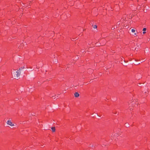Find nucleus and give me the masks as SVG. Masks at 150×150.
Returning a JSON list of instances; mask_svg holds the SVG:
<instances>
[{"instance_id": "2eb2a0df", "label": "nucleus", "mask_w": 150, "mask_h": 150, "mask_svg": "<svg viewBox=\"0 0 150 150\" xmlns=\"http://www.w3.org/2000/svg\"><path fill=\"white\" fill-rule=\"evenodd\" d=\"M112 29H114V28H112Z\"/></svg>"}, {"instance_id": "1a4fd4ad", "label": "nucleus", "mask_w": 150, "mask_h": 150, "mask_svg": "<svg viewBox=\"0 0 150 150\" xmlns=\"http://www.w3.org/2000/svg\"><path fill=\"white\" fill-rule=\"evenodd\" d=\"M125 126L127 127H128V125L127 124H125Z\"/></svg>"}, {"instance_id": "7ed1b4c3", "label": "nucleus", "mask_w": 150, "mask_h": 150, "mask_svg": "<svg viewBox=\"0 0 150 150\" xmlns=\"http://www.w3.org/2000/svg\"><path fill=\"white\" fill-rule=\"evenodd\" d=\"M74 96L76 97H78L79 96V94L77 92H76L74 94Z\"/></svg>"}, {"instance_id": "ddd939ff", "label": "nucleus", "mask_w": 150, "mask_h": 150, "mask_svg": "<svg viewBox=\"0 0 150 150\" xmlns=\"http://www.w3.org/2000/svg\"><path fill=\"white\" fill-rule=\"evenodd\" d=\"M112 29H114V28H112Z\"/></svg>"}, {"instance_id": "9d476101", "label": "nucleus", "mask_w": 150, "mask_h": 150, "mask_svg": "<svg viewBox=\"0 0 150 150\" xmlns=\"http://www.w3.org/2000/svg\"><path fill=\"white\" fill-rule=\"evenodd\" d=\"M146 33V32L145 31H144L143 32V34H145Z\"/></svg>"}, {"instance_id": "4468645a", "label": "nucleus", "mask_w": 150, "mask_h": 150, "mask_svg": "<svg viewBox=\"0 0 150 150\" xmlns=\"http://www.w3.org/2000/svg\"><path fill=\"white\" fill-rule=\"evenodd\" d=\"M112 29H114V28H112Z\"/></svg>"}, {"instance_id": "39448f33", "label": "nucleus", "mask_w": 150, "mask_h": 150, "mask_svg": "<svg viewBox=\"0 0 150 150\" xmlns=\"http://www.w3.org/2000/svg\"><path fill=\"white\" fill-rule=\"evenodd\" d=\"M131 31L132 33H135V30L134 29H132Z\"/></svg>"}, {"instance_id": "0eeeda50", "label": "nucleus", "mask_w": 150, "mask_h": 150, "mask_svg": "<svg viewBox=\"0 0 150 150\" xmlns=\"http://www.w3.org/2000/svg\"><path fill=\"white\" fill-rule=\"evenodd\" d=\"M97 26L96 25H94V28H97Z\"/></svg>"}, {"instance_id": "f257e3e1", "label": "nucleus", "mask_w": 150, "mask_h": 150, "mask_svg": "<svg viewBox=\"0 0 150 150\" xmlns=\"http://www.w3.org/2000/svg\"><path fill=\"white\" fill-rule=\"evenodd\" d=\"M21 69H20L16 71L13 70L12 72V76H13V78L15 79L18 78L20 76L21 73Z\"/></svg>"}, {"instance_id": "f8f14e48", "label": "nucleus", "mask_w": 150, "mask_h": 150, "mask_svg": "<svg viewBox=\"0 0 150 150\" xmlns=\"http://www.w3.org/2000/svg\"><path fill=\"white\" fill-rule=\"evenodd\" d=\"M137 49V48H135V50H136Z\"/></svg>"}, {"instance_id": "6e6552de", "label": "nucleus", "mask_w": 150, "mask_h": 150, "mask_svg": "<svg viewBox=\"0 0 150 150\" xmlns=\"http://www.w3.org/2000/svg\"><path fill=\"white\" fill-rule=\"evenodd\" d=\"M134 36H137V33H134Z\"/></svg>"}, {"instance_id": "f03ea898", "label": "nucleus", "mask_w": 150, "mask_h": 150, "mask_svg": "<svg viewBox=\"0 0 150 150\" xmlns=\"http://www.w3.org/2000/svg\"><path fill=\"white\" fill-rule=\"evenodd\" d=\"M6 123L8 125H9L11 127H13L14 126V123L10 120H8Z\"/></svg>"}, {"instance_id": "20e7f679", "label": "nucleus", "mask_w": 150, "mask_h": 150, "mask_svg": "<svg viewBox=\"0 0 150 150\" xmlns=\"http://www.w3.org/2000/svg\"><path fill=\"white\" fill-rule=\"evenodd\" d=\"M51 129H52V131L53 132H54L55 131V128L54 127H52L51 128Z\"/></svg>"}, {"instance_id": "9b49d317", "label": "nucleus", "mask_w": 150, "mask_h": 150, "mask_svg": "<svg viewBox=\"0 0 150 150\" xmlns=\"http://www.w3.org/2000/svg\"><path fill=\"white\" fill-rule=\"evenodd\" d=\"M132 108H130V110H132Z\"/></svg>"}, {"instance_id": "423d86ee", "label": "nucleus", "mask_w": 150, "mask_h": 150, "mask_svg": "<svg viewBox=\"0 0 150 150\" xmlns=\"http://www.w3.org/2000/svg\"><path fill=\"white\" fill-rule=\"evenodd\" d=\"M146 28H143V31H146Z\"/></svg>"}]
</instances>
